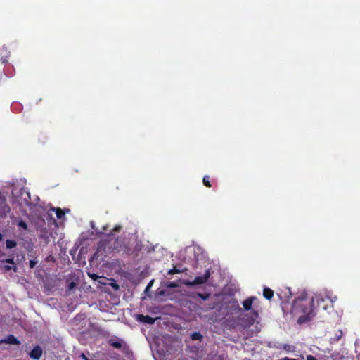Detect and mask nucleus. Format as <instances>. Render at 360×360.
Segmentation results:
<instances>
[{
	"instance_id": "obj_1",
	"label": "nucleus",
	"mask_w": 360,
	"mask_h": 360,
	"mask_svg": "<svg viewBox=\"0 0 360 360\" xmlns=\"http://www.w3.org/2000/svg\"><path fill=\"white\" fill-rule=\"evenodd\" d=\"M314 297L307 298V294L302 292L297 299L293 301L292 311L294 314H302L297 319V323L302 324L309 321L315 316V309L314 307Z\"/></svg>"
},
{
	"instance_id": "obj_2",
	"label": "nucleus",
	"mask_w": 360,
	"mask_h": 360,
	"mask_svg": "<svg viewBox=\"0 0 360 360\" xmlns=\"http://www.w3.org/2000/svg\"><path fill=\"white\" fill-rule=\"evenodd\" d=\"M101 248H108L110 251L117 252L124 251L126 249L124 238L115 237V233H111L106 236L105 239L99 241L97 250Z\"/></svg>"
},
{
	"instance_id": "obj_3",
	"label": "nucleus",
	"mask_w": 360,
	"mask_h": 360,
	"mask_svg": "<svg viewBox=\"0 0 360 360\" xmlns=\"http://www.w3.org/2000/svg\"><path fill=\"white\" fill-rule=\"evenodd\" d=\"M316 299L318 307L325 311H329L333 309V304L337 300V297L333 295H318Z\"/></svg>"
},
{
	"instance_id": "obj_4",
	"label": "nucleus",
	"mask_w": 360,
	"mask_h": 360,
	"mask_svg": "<svg viewBox=\"0 0 360 360\" xmlns=\"http://www.w3.org/2000/svg\"><path fill=\"white\" fill-rule=\"evenodd\" d=\"M210 271L207 270L206 272L202 276H196L193 281H189L186 284L188 285L204 284L207 281L208 278H210Z\"/></svg>"
},
{
	"instance_id": "obj_5",
	"label": "nucleus",
	"mask_w": 360,
	"mask_h": 360,
	"mask_svg": "<svg viewBox=\"0 0 360 360\" xmlns=\"http://www.w3.org/2000/svg\"><path fill=\"white\" fill-rule=\"evenodd\" d=\"M11 208L6 203V198L0 193V217H6Z\"/></svg>"
},
{
	"instance_id": "obj_6",
	"label": "nucleus",
	"mask_w": 360,
	"mask_h": 360,
	"mask_svg": "<svg viewBox=\"0 0 360 360\" xmlns=\"http://www.w3.org/2000/svg\"><path fill=\"white\" fill-rule=\"evenodd\" d=\"M41 355L42 349L39 345L34 347V348L30 353V358L34 360H39L41 358Z\"/></svg>"
},
{
	"instance_id": "obj_7",
	"label": "nucleus",
	"mask_w": 360,
	"mask_h": 360,
	"mask_svg": "<svg viewBox=\"0 0 360 360\" xmlns=\"http://www.w3.org/2000/svg\"><path fill=\"white\" fill-rule=\"evenodd\" d=\"M20 196L23 199L22 202H20V204L22 205H29L31 204L30 202V194L28 191H27L25 189H20Z\"/></svg>"
},
{
	"instance_id": "obj_8",
	"label": "nucleus",
	"mask_w": 360,
	"mask_h": 360,
	"mask_svg": "<svg viewBox=\"0 0 360 360\" xmlns=\"http://www.w3.org/2000/svg\"><path fill=\"white\" fill-rule=\"evenodd\" d=\"M108 342L110 346L116 349H121L123 347V346L126 347L124 341L118 338H117V340L110 339L108 340Z\"/></svg>"
},
{
	"instance_id": "obj_9",
	"label": "nucleus",
	"mask_w": 360,
	"mask_h": 360,
	"mask_svg": "<svg viewBox=\"0 0 360 360\" xmlns=\"http://www.w3.org/2000/svg\"><path fill=\"white\" fill-rule=\"evenodd\" d=\"M137 321L148 323V324H153L155 321V319L153 318L148 315L139 314L137 315Z\"/></svg>"
},
{
	"instance_id": "obj_10",
	"label": "nucleus",
	"mask_w": 360,
	"mask_h": 360,
	"mask_svg": "<svg viewBox=\"0 0 360 360\" xmlns=\"http://www.w3.org/2000/svg\"><path fill=\"white\" fill-rule=\"evenodd\" d=\"M229 310L231 311H235V312H240L241 308L240 307V305L238 304V302L235 299H233L232 300L229 302V306H228Z\"/></svg>"
},
{
	"instance_id": "obj_11",
	"label": "nucleus",
	"mask_w": 360,
	"mask_h": 360,
	"mask_svg": "<svg viewBox=\"0 0 360 360\" xmlns=\"http://www.w3.org/2000/svg\"><path fill=\"white\" fill-rule=\"evenodd\" d=\"M255 299V297H250L243 302V308L245 311H248L251 309Z\"/></svg>"
},
{
	"instance_id": "obj_12",
	"label": "nucleus",
	"mask_w": 360,
	"mask_h": 360,
	"mask_svg": "<svg viewBox=\"0 0 360 360\" xmlns=\"http://www.w3.org/2000/svg\"><path fill=\"white\" fill-rule=\"evenodd\" d=\"M6 343L11 344V345H20V342L13 335H9L7 336L6 339L4 341Z\"/></svg>"
},
{
	"instance_id": "obj_13",
	"label": "nucleus",
	"mask_w": 360,
	"mask_h": 360,
	"mask_svg": "<svg viewBox=\"0 0 360 360\" xmlns=\"http://www.w3.org/2000/svg\"><path fill=\"white\" fill-rule=\"evenodd\" d=\"M263 296L270 300L274 296V291L271 288L265 287L263 290Z\"/></svg>"
},
{
	"instance_id": "obj_14",
	"label": "nucleus",
	"mask_w": 360,
	"mask_h": 360,
	"mask_svg": "<svg viewBox=\"0 0 360 360\" xmlns=\"http://www.w3.org/2000/svg\"><path fill=\"white\" fill-rule=\"evenodd\" d=\"M53 210L56 212V214L58 219H61L62 218L64 217L65 212L61 208L57 207L53 208Z\"/></svg>"
},
{
	"instance_id": "obj_15",
	"label": "nucleus",
	"mask_w": 360,
	"mask_h": 360,
	"mask_svg": "<svg viewBox=\"0 0 360 360\" xmlns=\"http://www.w3.org/2000/svg\"><path fill=\"white\" fill-rule=\"evenodd\" d=\"M17 242L14 240H6V246L8 249H12L16 247Z\"/></svg>"
},
{
	"instance_id": "obj_16",
	"label": "nucleus",
	"mask_w": 360,
	"mask_h": 360,
	"mask_svg": "<svg viewBox=\"0 0 360 360\" xmlns=\"http://www.w3.org/2000/svg\"><path fill=\"white\" fill-rule=\"evenodd\" d=\"M191 338L193 340H201L203 336L200 332H194L191 334Z\"/></svg>"
},
{
	"instance_id": "obj_17",
	"label": "nucleus",
	"mask_w": 360,
	"mask_h": 360,
	"mask_svg": "<svg viewBox=\"0 0 360 360\" xmlns=\"http://www.w3.org/2000/svg\"><path fill=\"white\" fill-rule=\"evenodd\" d=\"M1 262L12 264V266L15 265V262L14 261L13 257H11L6 258V259H1Z\"/></svg>"
},
{
	"instance_id": "obj_18",
	"label": "nucleus",
	"mask_w": 360,
	"mask_h": 360,
	"mask_svg": "<svg viewBox=\"0 0 360 360\" xmlns=\"http://www.w3.org/2000/svg\"><path fill=\"white\" fill-rule=\"evenodd\" d=\"M2 269L6 271L13 270L14 272H16L17 269H18L16 265H14V266L4 265Z\"/></svg>"
},
{
	"instance_id": "obj_19",
	"label": "nucleus",
	"mask_w": 360,
	"mask_h": 360,
	"mask_svg": "<svg viewBox=\"0 0 360 360\" xmlns=\"http://www.w3.org/2000/svg\"><path fill=\"white\" fill-rule=\"evenodd\" d=\"M203 184L208 188H210L212 186L210 182V176L208 175H205L203 177L202 179Z\"/></svg>"
},
{
	"instance_id": "obj_20",
	"label": "nucleus",
	"mask_w": 360,
	"mask_h": 360,
	"mask_svg": "<svg viewBox=\"0 0 360 360\" xmlns=\"http://www.w3.org/2000/svg\"><path fill=\"white\" fill-rule=\"evenodd\" d=\"M197 296L200 297L203 300H207L210 297V294L198 292Z\"/></svg>"
},
{
	"instance_id": "obj_21",
	"label": "nucleus",
	"mask_w": 360,
	"mask_h": 360,
	"mask_svg": "<svg viewBox=\"0 0 360 360\" xmlns=\"http://www.w3.org/2000/svg\"><path fill=\"white\" fill-rule=\"evenodd\" d=\"M181 271L178 269L176 266H174L172 269L169 270L168 274H179Z\"/></svg>"
},
{
	"instance_id": "obj_22",
	"label": "nucleus",
	"mask_w": 360,
	"mask_h": 360,
	"mask_svg": "<svg viewBox=\"0 0 360 360\" xmlns=\"http://www.w3.org/2000/svg\"><path fill=\"white\" fill-rule=\"evenodd\" d=\"M18 226L20 227L23 228L24 229H27V225L26 222H25L24 221H22V220L19 221Z\"/></svg>"
},
{
	"instance_id": "obj_23",
	"label": "nucleus",
	"mask_w": 360,
	"mask_h": 360,
	"mask_svg": "<svg viewBox=\"0 0 360 360\" xmlns=\"http://www.w3.org/2000/svg\"><path fill=\"white\" fill-rule=\"evenodd\" d=\"M37 263V261L30 260V262H29L30 267L31 269H33L36 266Z\"/></svg>"
},
{
	"instance_id": "obj_24",
	"label": "nucleus",
	"mask_w": 360,
	"mask_h": 360,
	"mask_svg": "<svg viewBox=\"0 0 360 360\" xmlns=\"http://www.w3.org/2000/svg\"><path fill=\"white\" fill-rule=\"evenodd\" d=\"M75 287V283L74 282H71L68 285V289L72 290Z\"/></svg>"
},
{
	"instance_id": "obj_25",
	"label": "nucleus",
	"mask_w": 360,
	"mask_h": 360,
	"mask_svg": "<svg viewBox=\"0 0 360 360\" xmlns=\"http://www.w3.org/2000/svg\"><path fill=\"white\" fill-rule=\"evenodd\" d=\"M307 360H317V359L312 355H307Z\"/></svg>"
},
{
	"instance_id": "obj_26",
	"label": "nucleus",
	"mask_w": 360,
	"mask_h": 360,
	"mask_svg": "<svg viewBox=\"0 0 360 360\" xmlns=\"http://www.w3.org/2000/svg\"><path fill=\"white\" fill-rule=\"evenodd\" d=\"M342 331H339V335H337L336 338H335V340L337 341L340 340V338H342Z\"/></svg>"
},
{
	"instance_id": "obj_27",
	"label": "nucleus",
	"mask_w": 360,
	"mask_h": 360,
	"mask_svg": "<svg viewBox=\"0 0 360 360\" xmlns=\"http://www.w3.org/2000/svg\"><path fill=\"white\" fill-rule=\"evenodd\" d=\"M121 229H122L121 226H116L114 228L113 231H116V232H119L121 230Z\"/></svg>"
},
{
	"instance_id": "obj_28",
	"label": "nucleus",
	"mask_w": 360,
	"mask_h": 360,
	"mask_svg": "<svg viewBox=\"0 0 360 360\" xmlns=\"http://www.w3.org/2000/svg\"><path fill=\"white\" fill-rule=\"evenodd\" d=\"M89 276H90L91 278H93L94 280H96V279H97V278H98V276L96 274H90V275H89Z\"/></svg>"
},
{
	"instance_id": "obj_29",
	"label": "nucleus",
	"mask_w": 360,
	"mask_h": 360,
	"mask_svg": "<svg viewBox=\"0 0 360 360\" xmlns=\"http://www.w3.org/2000/svg\"><path fill=\"white\" fill-rule=\"evenodd\" d=\"M81 357L84 360H89L84 354H82Z\"/></svg>"
},
{
	"instance_id": "obj_30",
	"label": "nucleus",
	"mask_w": 360,
	"mask_h": 360,
	"mask_svg": "<svg viewBox=\"0 0 360 360\" xmlns=\"http://www.w3.org/2000/svg\"><path fill=\"white\" fill-rule=\"evenodd\" d=\"M153 283V281H151L149 284L148 285V286L146 287V290H147L148 288H149L150 287V285H152Z\"/></svg>"
},
{
	"instance_id": "obj_31",
	"label": "nucleus",
	"mask_w": 360,
	"mask_h": 360,
	"mask_svg": "<svg viewBox=\"0 0 360 360\" xmlns=\"http://www.w3.org/2000/svg\"><path fill=\"white\" fill-rule=\"evenodd\" d=\"M3 239V235L0 233V241H1Z\"/></svg>"
},
{
	"instance_id": "obj_32",
	"label": "nucleus",
	"mask_w": 360,
	"mask_h": 360,
	"mask_svg": "<svg viewBox=\"0 0 360 360\" xmlns=\"http://www.w3.org/2000/svg\"><path fill=\"white\" fill-rule=\"evenodd\" d=\"M170 286L174 287V286H175V285L174 284H171Z\"/></svg>"
}]
</instances>
